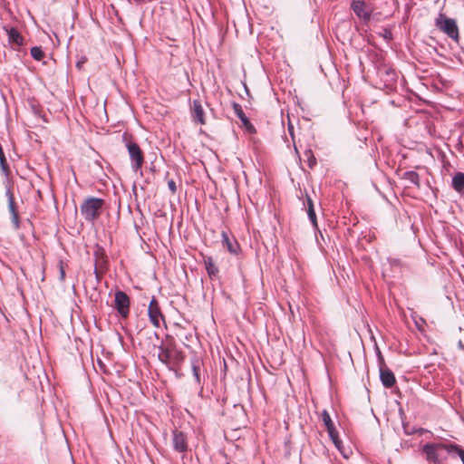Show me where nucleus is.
Segmentation results:
<instances>
[{
  "label": "nucleus",
  "mask_w": 464,
  "mask_h": 464,
  "mask_svg": "<svg viewBox=\"0 0 464 464\" xmlns=\"http://www.w3.org/2000/svg\"><path fill=\"white\" fill-rule=\"evenodd\" d=\"M423 452L430 464H464V450L454 443H427Z\"/></svg>",
  "instance_id": "obj_1"
},
{
  "label": "nucleus",
  "mask_w": 464,
  "mask_h": 464,
  "mask_svg": "<svg viewBox=\"0 0 464 464\" xmlns=\"http://www.w3.org/2000/svg\"><path fill=\"white\" fill-rule=\"evenodd\" d=\"M104 200L98 198H89L81 205V214L88 222H94L102 214Z\"/></svg>",
  "instance_id": "obj_2"
},
{
  "label": "nucleus",
  "mask_w": 464,
  "mask_h": 464,
  "mask_svg": "<svg viewBox=\"0 0 464 464\" xmlns=\"http://www.w3.org/2000/svg\"><path fill=\"white\" fill-rule=\"evenodd\" d=\"M437 27L446 34L450 38L454 40L455 42L459 41V28L457 23L452 18H448L443 16L442 14L437 19L436 22Z\"/></svg>",
  "instance_id": "obj_3"
},
{
  "label": "nucleus",
  "mask_w": 464,
  "mask_h": 464,
  "mask_svg": "<svg viewBox=\"0 0 464 464\" xmlns=\"http://www.w3.org/2000/svg\"><path fill=\"white\" fill-rule=\"evenodd\" d=\"M322 420L326 427L328 435L330 439L332 440L333 443L336 447V449L345 457V454L343 452V442L339 438L338 431L336 430L334 422L330 417V414L326 410H324L322 412Z\"/></svg>",
  "instance_id": "obj_4"
},
{
  "label": "nucleus",
  "mask_w": 464,
  "mask_h": 464,
  "mask_svg": "<svg viewBox=\"0 0 464 464\" xmlns=\"http://www.w3.org/2000/svg\"><path fill=\"white\" fill-rule=\"evenodd\" d=\"M126 148L130 159L131 169L137 172L144 163L143 152L136 142L127 141Z\"/></svg>",
  "instance_id": "obj_5"
},
{
  "label": "nucleus",
  "mask_w": 464,
  "mask_h": 464,
  "mask_svg": "<svg viewBox=\"0 0 464 464\" xmlns=\"http://www.w3.org/2000/svg\"><path fill=\"white\" fill-rule=\"evenodd\" d=\"M115 308L122 317H127L130 313V298L122 291L115 293Z\"/></svg>",
  "instance_id": "obj_6"
},
{
  "label": "nucleus",
  "mask_w": 464,
  "mask_h": 464,
  "mask_svg": "<svg viewBox=\"0 0 464 464\" xmlns=\"http://www.w3.org/2000/svg\"><path fill=\"white\" fill-rule=\"evenodd\" d=\"M148 314L150 323L157 328L160 326V321H164V315L155 297L151 299L149 304Z\"/></svg>",
  "instance_id": "obj_7"
},
{
  "label": "nucleus",
  "mask_w": 464,
  "mask_h": 464,
  "mask_svg": "<svg viewBox=\"0 0 464 464\" xmlns=\"http://www.w3.org/2000/svg\"><path fill=\"white\" fill-rule=\"evenodd\" d=\"M172 444L175 451L185 454L188 448L187 435L182 431L175 430L172 433Z\"/></svg>",
  "instance_id": "obj_8"
},
{
  "label": "nucleus",
  "mask_w": 464,
  "mask_h": 464,
  "mask_svg": "<svg viewBox=\"0 0 464 464\" xmlns=\"http://www.w3.org/2000/svg\"><path fill=\"white\" fill-rule=\"evenodd\" d=\"M352 9L361 19H363L364 21H369L371 19V11L363 1L353 0L352 3Z\"/></svg>",
  "instance_id": "obj_9"
},
{
  "label": "nucleus",
  "mask_w": 464,
  "mask_h": 464,
  "mask_svg": "<svg viewBox=\"0 0 464 464\" xmlns=\"http://www.w3.org/2000/svg\"><path fill=\"white\" fill-rule=\"evenodd\" d=\"M222 245L227 247V251L231 254L237 255L239 250V245L235 237H230L226 231H222Z\"/></svg>",
  "instance_id": "obj_10"
},
{
  "label": "nucleus",
  "mask_w": 464,
  "mask_h": 464,
  "mask_svg": "<svg viewBox=\"0 0 464 464\" xmlns=\"http://www.w3.org/2000/svg\"><path fill=\"white\" fill-rule=\"evenodd\" d=\"M380 378L382 385L386 388H391L395 383V376L393 372L388 368H380Z\"/></svg>",
  "instance_id": "obj_11"
},
{
  "label": "nucleus",
  "mask_w": 464,
  "mask_h": 464,
  "mask_svg": "<svg viewBox=\"0 0 464 464\" xmlns=\"http://www.w3.org/2000/svg\"><path fill=\"white\" fill-rule=\"evenodd\" d=\"M192 118L195 122L205 124V114L201 102L198 100L193 101Z\"/></svg>",
  "instance_id": "obj_12"
},
{
  "label": "nucleus",
  "mask_w": 464,
  "mask_h": 464,
  "mask_svg": "<svg viewBox=\"0 0 464 464\" xmlns=\"http://www.w3.org/2000/svg\"><path fill=\"white\" fill-rule=\"evenodd\" d=\"M7 35L9 44L16 46H22L24 44V38L18 30L14 27L5 28Z\"/></svg>",
  "instance_id": "obj_13"
},
{
  "label": "nucleus",
  "mask_w": 464,
  "mask_h": 464,
  "mask_svg": "<svg viewBox=\"0 0 464 464\" xmlns=\"http://www.w3.org/2000/svg\"><path fill=\"white\" fill-rule=\"evenodd\" d=\"M204 264H205V267H206V270H207L209 277L212 278V277H215L218 276L219 270H218V267L214 263L212 257H210V256L205 257Z\"/></svg>",
  "instance_id": "obj_14"
},
{
  "label": "nucleus",
  "mask_w": 464,
  "mask_h": 464,
  "mask_svg": "<svg viewBox=\"0 0 464 464\" xmlns=\"http://www.w3.org/2000/svg\"><path fill=\"white\" fill-rule=\"evenodd\" d=\"M233 107H234V111H235L237 116L240 119V121H242L243 125L245 127H246L248 130L249 129H253V126L250 123V121L247 119V117L246 116L245 112L243 111L242 107L239 104H237V103H234Z\"/></svg>",
  "instance_id": "obj_15"
},
{
  "label": "nucleus",
  "mask_w": 464,
  "mask_h": 464,
  "mask_svg": "<svg viewBox=\"0 0 464 464\" xmlns=\"http://www.w3.org/2000/svg\"><path fill=\"white\" fill-rule=\"evenodd\" d=\"M452 187L458 192L464 189V173L459 172L453 177Z\"/></svg>",
  "instance_id": "obj_16"
},
{
  "label": "nucleus",
  "mask_w": 464,
  "mask_h": 464,
  "mask_svg": "<svg viewBox=\"0 0 464 464\" xmlns=\"http://www.w3.org/2000/svg\"><path fill=\"white\" fill-rule=\"evenodd\" d=\"M200 364H201V362H200V360L198 357H195L191 361V367H192L193 376H194V379H195L196 382L198 385H200V382H201L200 373H199Z\"/></svg>",
  "instance_id": "obj_17"
},
{
  "label": "nucleus",
  "mask_w": 464,
  "mask_h": 464,
  "mask_svg": "<svg viewBox=\"0 0 464 464\" xmlns=\"http://www.w3.org/2000/svg\"><path fill=\"white\" fill-rule=\"evenodd\" d=\"M403 179L408 180L410 183L420 187V176L417 172L413 170L406 171L403 174Z\"/></svg>",
  "instance_id": "obj_18"
},
{
  "label": "nucleus",
  "mask_w": 464,
  "mask_h": 464,
  "mask_svg": "<svg viewBox=\"0 0 464 464\" xmlns=\"http://www.w3.org/2000/svg\"><path fill=\"white\" fill-rule=\"evenodd\" d=\"M173 353L169 349L160 347V353H159V359L165 364H169L172 360Z\"/></svg>",
  "instance_id": "obj_19"
},
{
  "label": "nucleus",
  "mask_w": 464,
  "mask_h": 464,
  "mask_svg": "<svg viewBox=\"0 0 464 464\" xmlns=\"http://www.w3.org/2000/svg\"><path fill=\"white\" fill-rule=\"evenodd\" d=\"M6 196L8 198V208H9L11 215L17 214L18 212L15 208L14 195H13L10 188H7V189H6Z\"/></svg>",
  "instance_id": "obj_20"
},
{
  "label": "nucleus",
  "mask_w": 464,
  "mask_h": 464,
  "mask_svg": "<svg viewBox=\"0 0 464 464\" xmlns=\"http://www.w3.org/2000/svg\"><path fill=\"white\" fill-rule=\"evenodd\" d=\"M0 168H1V170L3 172V174L6 177L9 176V173H10V168H9V165L6 161V158H5V153H1L0 154Z\"/></svg>",
  "instance_id": "obj_21"
},
{
  "label": "nucleus",
  "mask_w": 464,
  "mask_h": 464,
  "mask_svg": "<svg viewBox=\"0 0 464 464\" xmlns=\"http://www.w3.org/2000/svg\"><path fill=\"white\" fill-rule=\"evenodd\" d=\"M30 53L32 57L36 61H41L44 56L42 48L38 46L32 47Z\"/></svg>",
  "instance_id": "obj_22"
},
{
  "label": "nucleus",
  "mask_w": 464,
  "mask_h": 464,
  "mask_svg": "<svg viewBox=\"0 0 464 464\" xmlns=\"http://www.w3.org/2000/svg\"><path fill=\"white\" fill-rule=\"evenodd\" d=\"M172 353H173V356H172L171 362L174 364H179V362H181L183 361L184 355H183L182 352L172 351Z\"/></svg>",
  "instance_id": "obj_23"
},
{
  "label": "nucleus",
  "mask_w": 464,
  "mask_h": 464,
  "mask_svg": "<svg viewBox=\"0 0 464 464\" xmlns=\"http://www.w3.org/2000/svg\"><path fill=\"white\" fill-rule=\"evenodd\" d=\"M307 215H308V218L311 221L312 225L314 227H317V219H316L314 208H312L310 207V209H307Z\"/></svg>",
  "instance_id": "obj_24"
},
{
  "label": "nucleus",
  "mask_w": 464,
  "mask_h": 464,
  "mask_svg": "<svg viewBox=\"0 0 464 464\" xmlns=\"http://www.w3.org/2000/svg\"><path fill=\"white\" fill-rule=\"evenodd\" d=\"M94 255L96 257V261H95V265H94V273L97 274V264L100 261V258L103 256L104 250L102 247H98V249L95 251Z\"/></svg>",
  "instance_id": "obj_25"
},
{
  "label": "nucleus",
  "mask_w": 464,
  "mask_h": 464,
  "mask_svg": "<svg viewBox=\"0 0 464 464\" xmlns=\"http://www.w3.org/2000/svg\"><path fill=\"white\" fill-rule=\"evenodd\" d=\"M59 272H60V280L63 281L65 278V270L63 265V262L61 261L59 264Z\"/></svg>",
  "instance_id": "obj_26"
},
{
  "label": "nucleus",
  "mask_w": 464,
  "mask_h": 464,
  "mask_svg": "<svg viewBox=\"0 0 464 464\" xmlns=\"http://www.w3.org/2000/svg\"><path fill=\"white\" fill-rule=\"evenodd\" d=\"M12 222L15 228H19V216L17 214L12 215Z\"/></svg>",
  "instance_id": "obj_27"
},
{
  "label": "nucleus",
  "mask_w": 464,
  "mask_h": 464,
  "mask_svg": "<svg viewBox=\"0 0 464 464\" xmlns=\"http://www.w3.org/2000/svg\"><path fill=\"white\" fill-rule=\"evenodd\" d=\"M168 187H169V188L170 189V191H171L172 193H175V192H176V190H177V187H176V183H175V181H174V180H172V179L169 180V182H168Z\"/></svg>",
  "instance_id": "obj_28"
},
{
  "label": "nucleus",
  "mask_w": 464,
  "mask_h": 464,
  "mask_svg": "<svg viewBox=\"0 0 464 464\" xmlns=\"http://www.w3.org/2000/svg\"><path fill=\"white\" fill-rule=\"evenodd\" d=\"M310 207L312 208H314V203H313L312 199L309 197H307V199H306V208H307V209H310Z\"/></svg>",
  "instance_id": "obj_29"
},
{
  "label": "nucleus",
  "mask_w": 464,
  "mask_h": 464,
  "mask_svg": "<svg viewBox=\"0 0 464 464\" xmlns=\"http://www.w3.org/2000/svg\"><path fill=\"white\" fill-rule=\"evenodd\" d=\"M86 62L85 58H82L81 61H78L76 66L81 69L82 65Z\"/></svg>",
  "instance_id": "obj_30"
},
{
  "label": "nucleus",
  "mask_w": 464,
  "mask_h": 464,
  "mask_svg": "<svg viewBox=\"0 0 464 464\" xmlns=\"http://www.w3.org/2000/svg\"><path fill=\"white\" fill-rule=\"evenodd\" d=\"M390 263L392 266H399L400 265V261L397 259H391Z\"/></svg>",
  "instance_id": "obj_31"
},
{
  "label": "nucleus",
  "mask_w": 464,
  "mask_h": 464,
  "mask_svg": "<svg viewBox=\"0 0 464 464\" xmlns=\"http://www.w3.org/2000/svg\"><path fill=\"white\" fill-rule=\"evenodd\" d=\"M1 153H4V150H3L2 145L0 144V154Z\"/></svg>",
  "instance_id": "obj_32"
}]
</instances>
